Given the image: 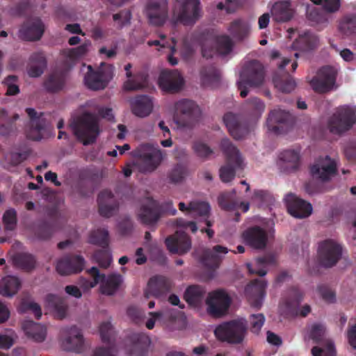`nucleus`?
<instances>
[{"mask_svg": "<svg viewBox=\"0 0 356 356\" xmlns=\"http://www.w3.org/2000/svg\"><path fill=\"white\" fill-rule=\"evenodd\" d=\"M70 126L74 136L84 145L94 143L100 132L98 118L90 113H83L74 120Z\"/></svg>", "mask_w": 356, "mask_h": 356, "instance_id": "f257e3e1", "label": "nucleus"}, {"mask_svg": "<svg viewBox=\"0 0 356 356\" xmlns=\"http://www.w3.org/2000/svg\"><path fill=\"white\" fill-rule=\"evenodd\" d=\"M131 154L135 165L143 173L154 172L163 159L162 151L148 143L140 145Z\"/></svg>", "mask_w": 356, "mask_h": 356, "instance_id": "f03ea898", "label": "nucleus"}, {"mask_svg": "<svg viewBox=\"0 0 356 356\" xmlns=\"http://www.w3.org/2000/svg\"><path fill=\"white\" fill-rule=\"evenodd\" d=\"M200 0H177L174 6L172 21L174 24H181L193 26L202 17Z\"/></svg>", "mask_w": 356, "mask_h": 356, "instance_id": "7ed1b4c3", "label": "nucleus"}, {"mask_svg": "<svg viewBox=\"0 0 356 356\" xmlns=\"http://www.w3.org/2000/svg\"><path fill=\"white\" fill-rule=\"evenodd\" d=\"M220 149L225 156L226 163L220 168V178L222 182L232 181L236 174V170L242 168L243 159L239 150L228 138L220 142Z\"/></svg>", "mask_w": 356, "mask_h": 356, "instance_id": "20e7f679", "label": "nucleus"}, {"mask_svg": "<svg viewBox=\"0 0 356 356\" xmlns=\"http://www.w3.org/2000/svg\"><path fill=\"white\" fill-rule=\"evenodd\" d=\"M247 332V321L245 319H234L218 325L214 334L221 341L230 344H240Z\"/></svg>", "mask_w": 356, "mask_h": 356, "instance_id": "39448f33", "label": "nucleus"}, {"mask_svg": "<svg viewBox=\"0 0 356 356\" xmlns=\"http://www.w3.org/2000/svg\"><path fill=\"white\" fill-rule=\"evenodd\" d=\"M264 80V70L263 65L257 60H253L246 63L240 74V81L238 88L241 97H245L248 94L247 86L258 87Z\"/></svg>", "mask_w": 356, "mask_h": 356, "instance_id": "423d86ee", "label": "nucleus"}, {"mask_svg": "<svg viewBox=\"0 0 356 356\" xmlns=\"http://www.w3.org/2000/svg\"><path fill=\"white\" fill-rule=\"evenodd\" d=\"M200 109L193 101L183 99L175 104L174 121L181 127H193L198 121Z\"/></svg>", "mask_w": 356, "mask_h": 356, "instance_id": "0eeeda50", "label": "nucleus"}, {"mask_svg": "<svg viewBox=\"0 0 356 356\" xmlns=\"http://www.w3.org/2000/svg\"><path fill=\"white\" fill-rule=\"evenodd\" d=\"M356 122L355 111L344 106L339 108L330 118L328 127L333 134H341L350 129Z\"/></svg>", "mask_w": 356, "mask_h": 356, "instance_id": "6e6552de", "label": "nucleus"}, {"mask_svg": "<svg viewBox=\"0 0 356 356\" xmlns=\"http://www.w3.org/2000/svg\"><path fill=\"white\" fill-rule=\"evenodd\" d=\"M231 302V298L224 290L213 291L209 293L206 300L207 312L213 317H222L227 314Z\"/></svg>", "mask_w": 356, "mask_h": 356, "instance_id": "1a4fd4ad", "label": "nucleus"}, {"mask_svg": "<svg viewBox=\"0 0 356 356\" xmlns=\"http://www.w3.org/2000/svg\"><path fill=\"white\" fill-rule=\"evenodd\" d=\"M88 272L93 278V281L88 283L89 287L92 288L101 282L100 289L103 294L113 295L118 289L122 282L121 275L113 274L106 278L104 274L99 273L97 267H92Z\"/></svg>", "mask_w": 356, "mask_h": 356, "instance_id": "9d476101", "label": "nucleus"}, {"mask_svg": "<svg viewBox=\"0 0 356 356\" xmlns=\"http://www.w3.org/2000/svg\"><path fill=\"white\" fill-rule=\"evenodd\" d=\"M342 255V248L331 239L320 243L318 250V257L321 266L327 268L332 267L338 262Z\"/></svg>", "mask_w": 356, "mask_h": 356, "instance_id": "9b49d317", "label": "nucleus"}, {"mask_svg": "<svg viewBox=\"0 0 356 356\" xmlns=\"http://www.w3.org/2000/svg\"><path fill=\"white\" fill-rule=\"evenodd\" d=\"M294 122V116L289 111L280 108L271 111L267 119L268 129L276 134L286 132Z\"/></svg>", "mask_w": 356, "mask_h": 356, "instance_id": "f8f14e48", "label": "nucleus"}, {"mask_svg": "<svg viewBox=\"0 0 356 356\" xmlns=\"http://www.w3.org/2000/svg\"><path fill=\"white\" fill-rule=\"evenodd\" d=\"M337 77L336 70L331 66L322 67L310 81V84L317 92L323 93L329 91L335 83Z\"/></svg>", "mask_w": 356, "mask_h": 356, "instance_id": "ddd939ff", "label": "nucleus"}, {"mask_svg": "<svg viewBox=\"0 0 356 356\" xmlns=\"http://www.w3.org/2000/svg\"><path fill=\"white\" fill-rule=\"evenodd\" d=\"M26 112L30 119L29 127L26 130L27 138L33 140H40L42 138V132L48 125L44 113H38L32 108H27Z\"/></svg>", "mask_w": 356, "mask_h": 356, "instance_id": "4468645a", "label": "nucleus"}, {"mask_svg": "<svg viewBox=\"0 0 356 356\" xmlns=\"http://www.w3.org/2000/svg\"><path fill=\"white\" fill-rule=\"evenodd\" d=\"M158 82L164 92L174 94L181 90L184 79L177 70H165L161 72Z\"/></svg>", "mask_w": 356, "mask_h": 356, "instance_id": "2eb2a0df", "label": "nucleus"}, {"mask_svg": "<svg viewBox=\"0 0 356 356\" xmlns=\"http://www.w3.org/2000/svg\"><path fill=\"white\" fill-rule=\"evenodd\" d=\"M314 178L326 181L337 173V164L329 156L319 157L310 168Z\"/></svg>", "mask_w": 356, "mask_h": 356, "instance_id": "dca6fc26", "label": "nucleus"}, {"mask_svg": "<svg viewBox=\"0 0 356 356\" xmlns=\"http://www.w3.org/2000/svg\"><path fill=\"white\" fill-rule=\"evenodd\" d=\"M84 265L85 259L82 256L68 254L57 261L56 269L58 274L68 275L81 272Z\"/></svg>", "mask_w": 356, "mask_h": 356, "instance_id": "f3484780", "label": "nucleus"}, {"mask_svg": "<svg viewBox=\"0 0 356 356\" xmlns=\"http://www.w3.org/2000/svg\"><path fill=\"white\" fill-rule=\"evenodd\" d=\"M147 15L151 24L162 26L168 16V1L149 0L147 6Z\"/></svg>", "mask_w": 356, "mask_h": 356, "instance_id": "a211bd4d", "label": "nucleus"}, {"mask_svg": "<svg viewBox=\"0 0 356 356\" xmlns=\"http://www.w3.org/2000/svg\"><path fill=\"white\" fill-rule=\"evenodd\" d=\"M65 334L62 341L63 349L68 352L81 353L84 348V339L81 330L75 325L63 330Z\"/></svg>", "mask_w": 356, "mask_h": 356, "instance_id": "6ab92c4d", "label": "nucleus"}, {"mask_svg": "<svg viewBox=\"0 0 356 356\" xmlns=\"http://www.w3.org/2000/svg\"><path fill=\"white\" fill-rule=\"evenodd\" d=\"M98 211L101 216L111 218L119 210L120 203L113 193L107 189L101 191L97 196Z\"/></svg>", "mask_w": 356, "mask_h": 356, "instance_id": "aec40b11", "label": "nucleus"}, {"mask_svg": "<svg viewBox=\"0 0 356 356\" xmlns=\"http://www.w3.org/2000/svg\"><path fill=\"white\" fill-rule=\"evenodd\" d=\"M223 122L234 139H241L249 131L248 124L241 115L228 112L224 115Z\"/></svg>", "mask_w": 356, "mask_h": 356, "instance_id": "412c9836", "label": "nucleus"}, {"mask_svg": "<svg viewBox=\"0 0 356 356\" xmlns=\"http://www.w3.org/2000/svg\"><path fill=\"white\" fill-rule=\"evenodd\" d=\"M129 343L127 346L129 356H145L147 352L151 341L143 332H134L127 337Z\"/></svg>", "mask_w": 356, "mask_h": 356, "instance_id": "4be33fe9", "label": "nucleus"}, {"mask_svg": "<svg viewBox=\"0 0 356 356\" xmlns=\"http://www.w3.org/2000/svg\"><path fill=\"white\" fill-rule=\"evenodd\" d=\"M285 200L289 213L295 218H305L312 213V204L294 194H288Z\"/></svg>", "mask_w": 356, "mask_h": 356, "instance_id": "5701e85b", "label": "nucleus"}, {"mask_svg": "<svg viewBox=\"0 0 356 356\" xmlns=\"http://www.w3.org/2000/svg\"><path fill=\"white\" fill-rule=\"evenodd\" d=\"M242 237L244 243L254 249L262 250L267 245V233L259 226L247 229L243 232Z\"/></svg>", "mask_w": 356, "mask_h": 356, "instance_id": "b1692460", "label": "nucleus"}, {"mask_svg": "<svg viewBox=\"0 0 356 356\" xmlns=\"http://www.w3.org/2000/svg\"><path fill=\"white\" fill-rule=\"evenodd\" d=\"M165 243L172 253L184 254L191 247V239L184 231H177L175 234L167 237Z\"/></svg>", "mask_w": 356, "mask_h": 356, "instance_id": "393cba45", "label": "nucleus"}, {"mask_svg": "<svg viewBox=\"0 0 356 356\" xmlns=\"http://www.w3.org/2000/svg\"><path fill=\"white\" fill-rule=\"evenodd\" d=\"M227 252L228 249L226 247L217 245L213 246L212 249L204 250L200 257V261L205 268L214 271L221 263L222 257L220 254H225Z\"/></svg>", "mask_w": 356, "mask_h": 356, "instance_id": "a878e982", "label": "nucleus"}, {"mask_svg": "<svg viewBox=\"0 0 356 356\" xmlns=\"http://www.w3.org/2000/svg\"><path fill=\"white\" fill-rule=\"evenodd\" d=\"M279 166L281 171L286 173L296 172L300 165V153L294 149H286L279 156Z\"/></svg>", "mask_w": 356, "mask_h": 356, "instance_id": "bb28decb", "label": "nucleus"}, {"mask_svg": "<svg viewBox=\"0 0 356 356\" xmlns=\"http://www.w3.org/2000/svg\"><path fill=\"white\" fill-rule=\"evenodd\" d=\"M44 28L40 19H35L25 22L19 29V36L27 41L40 40L44 33Z\"/></svg>", "mask_w": 356, "mask_h": 356, "instance_id": "cd10ccee", "label": "nucleus"}, {"mask_svg": "<svg viewBox=\"0 0 356 356\" xmlns=\"http://www.w3.org/2000/svg\"><path fill=\"white\" fill-rule=\"evenodd\" d=\"M170 289V283L168 278L163 276H154L148 282L144 296L146 298L150 296L159 297L168 292Z\"/></svg>", "mask_w": 356, "mask_h": 356, "instance_id": "c85d7f7f", "label": "nucleus"}, {"mask_svg": "<svg viewBox=\"0 0 356 356\" xmlns=\"http://www.w3.org/2000/svg\"><path fill=\"white\" fill-rule=\"evenodd\" d=\"M179 209L180 211H187L193 213L195 216L202 217L205 220L207 227H211L212 222L208 220L210 213V206L207 202L201 201L191 202L188 207L184 202H179Z\"/></svg>", "mask_w": 356, "mask_h": 356, "instance_id": "c756f323", "label": "nucleus"}, {"mask_svg": "<svg viewBox=\"0 0 356 356\" xmlns=\"http://www.w3.org/2000/svg\"><path fill=\"white\" fill-rule=\"evenodd\" d=\"M138 216L143 224L152 225L156 223L160 218V209L157 202L149 200L147 204L142 205Z\"/></svg>", "mask_w": 356, "mask_h": 356, "instance_id": "7c9ffc66", "label": "nucleus"}, {"mask_svg": "<svg viewBox=\"0 0 356 356\" xmlns=\"http://www.w3.org/2000/svg\"><path fill=\"white\" fill-rule=\"evenodd\" d=\"M22 329L26 335L35 342L41 343L47 337L46 327L33 321H24L22 323Z\"/></svg>", "mask_w": 356, "mask_h": 356, "instance_id": "2f4dec72", "label": "nucleus"}, {"mask_svg": "<svg viewBox=\"0 0 356 356\" xmlns=\"http://www.w3.org/2000/svg\"><path fill=\"white\" fill-rule=\"evenodd\" d=\"M88 72L85 75L84 81L86 86L93 90L104 89L107 85L104 79V73L102 71H95L89 65Z\"/></svg>", "mask_w": 356, "mask_h": 356, "instance_id": "473e14b6", "label": "nucleus"}, {"mask_svg": "<svg viewBox=\"0 0 356 356\" xmlns=\"http://www.w3.org/2000/svg\"><path fill=\"white\" fill-rule=\"evenodd\" d=\"M131 110L136 116L144 118L149 115L153 108V103L149 97L140 95L131 102Z\"/></svg>", "mask_w": 356, "mask_h": 356, "instance_id": "72a5a7b5", "label": "nucleus"}, {"mask_svg": "<svg viewBox=\"0 0 356 356\" xmlns=\"http://www.w3.org/2000/svg\"><path fill=\"white\" fill-rule=\"evenodd\" d=\"M274 19L277 22H287L293 17V10L289 0L275 2L271 10Z\"/></svg>", "mask_w": 356, "mask_h": 356, "instance_id": "f704fd0d", "label": "nucleus"}, {"mask_svg": "<svg viewBox=\"0 0 356 356\" xmlns=\"http://www.w3.org/2000/svg\"><path fill=\"white\" fill-rule=\"evenodd\" d=\"M65 81L66 73L63 71H56L46 79L44 86L49 92H57L63 89Z\"/></svg>", "mask_w": 356, "mask_h": 356, "instance_id": "c9c22d12", "label": "nucleus"}, {"mask_svg": "<svg viewBox=\"0 0 356 356\" xmlns=\"http://www.w3.org/2000/svg\"><path fill=\"white\" fill-rule=\"evenodd\" d=\"M131 67V63H128L124 66L126 76L129 79L124 83L123 88L127 91L140 90L145 86V76L143 74H139L132 78V73L130 71Z\"/></svg>", "mask_w": 356, "mask_h": 356, "instance_id": "e433bc0d", "label": "nucleus"}, {"mask_svg": "<svg viewBox=\"0 0 356 356\" xmlns=\"http://www.w3.org/2000/svg\"><path fill=\"white\" fill-rule=\"evenodd\" d=\"M266 286L267 283L264 280L255 279L247 286L246 291L251 289L255 291L258 295L255 298H249L250 304L252 307L259 309L261 307Z\"/></svg>", "mask_w": 356, "mask_h": 356, "instance_id": "4c0bfd02", "label": "nucleus"}, {"mask_svg": "<svg viewBox=\"0 0 356 356\" xmlns=\"http://www.w3.org/2000/svg\"><path fill=\"white\" fill-rule=\"evenodd\" d=\"M19 118V115H9L5 108L0 109V135L7 136L16 130L15 121Z\"/></svg>", "mask_w": 356, "mask_h": 356, "instance_id": "58836bf2", "label": "nucleus"}, {"mask_svg": "<svg viewBox=\"0 0 356 356\" xmlns=\"http://www.w3.org/2000/svg\"><path fill=\"white\" fill-rule=\"evenodd\" d=\"M318 44V38L312 32L305 31L299 35L294 41L293 46L302 51H309L315 49Z\"/></svg>", "mask_w": 356, "mask_h": 356, "instance_id": "ea45409f", "label": "nucleus"}, {"mask_svg": "<svg viewBox=\"0 0 356 356\" xmlns=\"http://www.w3.org/2000/svg\"><path fill=\"white\" fill-rule=\"evenodd\" d=\"M31 66L29 69V75L31 77L41 76L47 67V60L42 52H36L31 56Z\"/></svg>", "mask_w": 356, "mask_h": 356, "instance_id": "a19ab883", "label": "nucleus"}, {"mask_svg": "<svg viewBox=\"0 0 356 356\" xmlns=\"http://www.w3.org/2000/svg\"><path fill=\"white\" fill-rule=\"evenodd\" d=\"M21 286L19 280L15 276H6L0 282V293L6 297H11L17 293Z\"/></svg>", "mask_w": 356, "mask_h": 356, "instance_id": "79ce46f5", "label": "nucleus"}, {"mask_svg": "<svg viewBox=\"0 0 356 356\" xmlns=\"http://www.w3.org/2000/svg\"><path fill=\"white\" fill-rule=\"evenodd\" d=\"M273 83L275 87L278 90L284 93L291 92L296 86V83L293 78L288 73H284L283 74H275L273 76Z\"/></svg>", "mask_w": 356, "mask_h": 356, "instance_id": "37998d69", "label": "nucleus"}, {"mask_svg": "<svg viewBox=\"0 0 356 356\" xmlns=\"http://www.w3.org/2000/svg\"><path fill=\"white\" fill-rule=\"evenodd\" d=\"M14 264L26 272H31L36 266L35 257L27 252H20L16 254L13 258Z\"/></svg>", "mask_w": 356, "mask_h": 356, "instance_id": "c03bdc74", "label": "nucleus"}, {"mask_svg": "<svg viewBox=\"0 0 356 356\" xmlns=\"http://www.w3.org/2000/svg\"><path fill=\"white\" fill-rule=\"evenodd\" d=\"M204 294L205 291L202 286L192 285L186 289L184 298L188 305L197 306L202 303Z\"/></svg>", "mask_w": 356, "mask_h": 356, "instance_id": "a18cd8bd", "label": "nucleus"}, {"mask_svg": "<svg viewBox=\"0 0 356 356\" xmlns=\"http://www.w3.org/2000/svg\"><path fill=\"white\" fill-rule=\"evenodd\" d=\"M220 71L213 65L203 67L200 71L202 84L209 86L219 81Z\"/></svg>", "mask_w": 356, "mask_h": 356, "instance_id": "49530a36", "label": "nucleus"}, {"mask_svg": "<svg viewBox=\"0 0 356 356\" xmlns=\"http://www.w3.org/2000/svg\"><path fill=\"white\" fill-rule=\"evenodd\" d=\"M45 301L47 305L55 311L59 318L62 319L65 316L67 306L59 296L49 293L46 296Z\"/></svg>", "mask_w": 356, "mask_h": 356, "instance_id": "de8ad7c7", "label": "nucleus"}, {"mask_svg": "<svg viewBox=\"0 0 356 356\" xmlns=\"http://www.w3.org/2000/svg\"><path fill=\"white\" fill-rule=\"evenodd\" d=\"M256 261L258 266L260 268L255 270L251 267L250 264H248V270L251 274H256L259 275L260 277H263L267 273L266 270L263 268V267H265L266 265L275 264L276 259L274 255L269 254L257 258Z\"/></svg>", "mask_w": 356, "mask_h": 356, "instance_id": "09e8293b", "label": "nucleus"}, {"mask_svg": "<svg viewBox=\"0 0 356 356\" xmlns=\"http://www.w3.org/2000/svg\"><path fill=\"white\" fill-rule=\"evenodd\" d=\"M58 228L55 222L44 220L38 225L35 234L39 239L47 240L50 238L54 232Z\"/></svg>", "mask_w": 356, "mask_h": 356, "instance_id": "8fccbe9b", "label": "nucleus"}, {"mask_svg": "<svg viewBox=\"0 0 356 356\" xmlns=\"http://www.w3.org/2000/svg\"><path fill=\"white\" fill-rule=\"evenodd\" d=\"M250 27L248 24L242 20L236 19L232 22L229 31L232 36L238 40H243L248 34Z\"/></svg>", "mask_w": 356, "mask_h": 356, "instance_id": "3c124183", "label": "nucleus"}, {"mask_svg": "<svg viewBox=\"0 0 356 356\" xmlns=\"http://www.w3.org/2000/svg\"><path fill=\"white\" fill-rule=\"evenodd\" d=\"M109 234L108 231L104 228H99L92 231L89 236V243L99 245L102 248L108 246Z\"/></svg>", "mask_w": 356, "mask_h": 356, "instance_id": "603ef678", "label": "nucleus"}, {"mask_svg": "<svg viewBox=\"0 0 356 356\" xmlns=\"http://www.w3.org/2000/svg\"><path fill=\"white\" fill-rule=\"evenodd\" d=\"M193 149L197 156L207 160L213 154V150L206 143L202 141H195L193 144Z\"/></svg>", "mask_w": 356, "mask_h": 356, "instance_id": "864d4df0", "label": "nucleus"}, {"mask_svg": "<svg viewBox=\"0 0 356 356\" xmlns=\"http://www.w3.org/2000/svg\"><path fill=\"white\" fill-rule=\"evenodd\" d=\"M93 259L99 264L101 268H106L111 263V255L106 248L98 250L93 254Z\"/></svg>", "mask_w": 356, "mask_h": 356, "instance_id": "5fc2aeb1", "label": "nucleus"}, {"mask_svg": "<svg viewBox=\"0 0 356 356\" xmlns=\"http://www.w3.org/2000/svg\"><path fill=\"white\" fill-rule=\"evenodd\" d=\"M315 5L321 6L326 13H337L341 8V0H310Z\"/></svg>", "mask_w": 356, "mask_h": 356, "instance_id": "6e6d98bb", "label": "nucleus"}, {"mask_svg": "<svg viewBox=\"0 0 356 356\" xmlns=\"http://www.w3.org/2000/svg\"><path fill=\"white\" fill-rule=\"evenodd\" d=\"M312 354L314 356H336L337 353L333 341L328 340L325 342L323 348L313 347Z\"/></svg>", "mask_w": 356, "mask_h": 356, "instance_id": "4d7b16f0", "label": "nucleus"}, {"mask_svg": "<svg viewBox=\"0 0 356 356\" xmlns=\"http://www.w3.org/2000/svg\"><path fill=\"white\" fill-rule=\"evenodd\" d=\"M2 221L6 230L13 231L17 226V211L14 209L6 210L2 218Z\"/></svg>", "mask_w": 356, "mask_h": 356, "instance_id": "13d9d810", "label": "nucleus"}, {"mask_svg": "<svg viewBox=\"0 0 356 356\" xmlns=\"http://www.w3.org/2000/svg\"><path fill=\"white\" fill-rule=\"evenodd\" d=\"M216 51L222 55H227L232 49V42L230 38L227 35H222L216 40Z\"/></svg>", "mask_w": 356, "mask_h": 356, "instance_id": "bf43d9fd", "label": "nucleus"}, {"mask_svg": "<svg viewBox=\"0 0 356 356\" xmlns=\"http://www.w3.org/2000/svg\"><path fill=\"white\" fill-rule=\"evenodd\" d=\"M187 175V169L181 164H177L168 173V178L172 183L181 181Z\"/></svg>", "mask_w": 356, "mask_h": 356, "instance_id": "052dcab7", "label": "nucleus"}, {"mask_svg": "<svg viewBox=\"0 0 356 356\" xmlns=\"http://www.w3.org/2000/svg\"><path fill=\"white\" fill-rule=\"evenodd\" d=\"M248 108L252 111L255 116H261L264 111L265 104L260 99L257 97H252L246 101Z\"/></svg>", "mask_w": 356, "mask_h": 356, "instance_id": "680f3d73", "label": "nucleus"}, {"mask_svg": "<svg viewBox=\"0 0 356 356\" xmlns=\"http://www.w3.org/2000/svg\"><path fill=\"white\" fill-rule=\"evenodd\" d=\"M99 334L104 343H109L114 335L113 327L110 321L102 322L99 325Z\"/></svg>", "mask_w": 356, "mask_h": 356, "instance_id": "e2e57ef3", "label": "nucleus"}, {"mask_svg": "<svg viewBox=\"0 0 356 356\" xmlns=\"http://www.w3.org/2000/svg\"><path fill=\"white\" fill-rule=\"evenodd\" d=\"M307 17L309 21L316 24H323L327 22L326 17L322 13V11L314 7L307 10Z\"/></svg>", "mask_w": 356, "mask_h": 356, "instance_id": "0e129e2a", "label": "nucleus"}, {"mask_svg": "<svg viewBox=\"0 0 356 356\" xmlns=\"http://www.w3.org/2000/svg\"><path fill=\"white\" fill-rule=\"evenodd\" d=\"M250 322L251 332L258 334L264 325L265 317L262 314H252L250 317Z\"/></svg>", "mask_w": 356, "mask_h": 356, "instance_id": "69168bd1", "label": "nucleus"}, {"mask_svg": "<svg viewBox=\"0 0 356 356\" xmlns=\"http://www.w3.org/2000/svg\"><path fill=\"white\" fill-rule=\"evenodd\" d=\"M290 298L286 300L287 307L291 308L299 305L302 300V294L297 288H292L289 291Z\"/></svg>", "mask_w": 356, "mask_h": 356, "instance_id": "338daca9", "label": "nucleus"}, {"mask_svg": "<svg viewBox=\"0 0 356 356\" xmlns=\"http://www.w3.org/2000/svg\"><path fill=\"white\" fill-rule=\"evenodd\" d=\"M89 44L84 43L80 46L70 49L67 51L66 56L70 59H77L86 54L88 51Z\"/></svg>", "mask_w": 356, "mask_h": 356, "instance_id": "774afa93", "label": "nucleus"}]
</instances>
